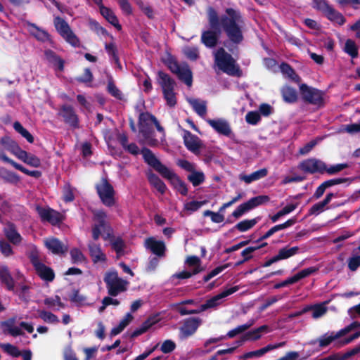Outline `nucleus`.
<instances>
[{
	"label": "nucleus",
	"instance_id": "obj_1",
	"mask_svg": "<svg viewBox=\"0 0 360 360\" xmlns=\"http://www.w3.org/2000/svg\"><path fill=\"white\" fill-rule=\"evenodd\" d=\"M207 18L210 29L203 30L200 41L209 49L217 46L222 31L227 39L223 45L230 53L238 51V46L244 41L245 19L241 11L232 7L226 8L224 13L219 15L214 8L207 9Z\"/></svg>",
	"mask_w": 360,
	"mask_h": 360
},
{
	"label": "nucleus",
	"instance_id": "obj_2",
	"mask_svg": "<svg viewBox=\"0 0 360 360\" xmlns=\"http://www.w3.org/2000/svg\"><path fill=\"white\" fill-rule=\"evenodd\" d=\"M141 153L142 154L144 162L153 168L163 178L169 180L174 185L178 192L184 196L188 194V188L185 182L174 172L163 165L150 149L143 147L141 150Z\"/></svg>",
	"mask_w": 360,
	"mask_h": 360
},
{
	"label": "nucleus",
	"instance_id": "obj_3",
	"mask_svg": "<svg viewBox=\"0 0 360 360\" xmlns=\"http://www.w3.org/2000/svg\"><path fill=\"white\" fill-rule=\"evenodd\" d=\"M214 62L223 72L230 76L240 77L242 70L236 60L224 47L219 48L214 53Z\"/></svg>",
	"mask_w": 360,
	"mask_h": 360
},
{
	"label": "nucleus",
	"instance_id": "obj_4",
	"mask_svg": "<svg viewBox=\"0 0 360 360\" xmlns=\"http://www.w3.org/2000/svg\"><path fill=\"white\" fill-rule=\"evenodd\" d=\"M27 256L36 274L42 281L48 283L53 281L56 277L53 269L42 262L40 252L36 247L30 250Z\"/></svg>",
	"mask_w": 360,
	"mask_h": 360
},
{
	"label": "nucleus",
	"instance_id": "obj_5",
	"mask_svg": "<svg viewBox=\"0 0 360 360\" xmlns=\"http://www.w3.org/2000/svg\"><path fill=\"white\" fill-rule=\"evenodd\" d=\"M157 82L160 86L163 97L168 106L173 108L176 105L177 100L174 92L176 83L167 73L160 70L158 72Z\"/></svg>",
	"mask_w": 360,
	"mask_h": 360
},
{
	"label": "nucleus",
	"instance_id": "obj_6",
	"mask_svg": "<svg viewBox=\"0 0 360 360\" xmlns=\"http://www.w3.org/2000/svg\"><path fill=\"white\" fill-rule=\"evenodd\" d=\"M107 214L103 210H97L94 213V219L96 223L92 227V237L94 240H97L103 232V238L106 240L115 239L112 233V229L106 221Z\"/></svg>",
	"mask_w": 360,
	"mask_h": 360
},
{
	"label": "nucleus",
	"instance_id": "obj_7",
	"mask_svg": "<svg viewBox=\"0 0 360 360\" xmlns=\"http://www.w3.org/2000/svg\"><path fill=\"white\" fill-rule=\"evenodd\" d=\"M238 290V286H233L230 288L226 289L221 292L219 293L218 295L207 300L204 304H201L200 307L197 309L189 310L187 309L186 307H177V311L181 316L200 314L210 308H214L218 306L220 304V300L232 295L233 293L236 292Z\"/></svg>",
	"mask_w": 360,
	"mask_h": 360
},
{
	"label": "nucleus",
	"instance_id": "obj_8",
	"mask_svg": "<svg viewBox=\"0 0 360 360\" xmlns=\"http://www.w3.org/2000/svg\"><path fill=\"white\" fill-rule=\"evenodd\" d=\"M103 281L106 285L108 293L111 297H116L127 290L128 281L120 278L116 270L105 272Z\"/></svg>",
	"mask_w": 360,
	"mask_h": 360
},
{
	"label": "nucleus",
	"instance_id": "obj_9",
	"mask_svg": "<svg viewBox=\"0 0 360 360\" xmlns=\"http://www.w3.org/2000/svg\"><path fill=\"white\" fill-rule=\"evenodd\" d=\"M300 93L302 101L308 104L323 108L325 105V92L307 84L300 85Z\"/></svg>",
	"mask_w": 360,
	"mask_h": 360
},
{
	"label": "nucleus",
	"instance_id": "obj_10",
	"mask_svg": "<svg viewBox=\"0 0 360 360\" xmlns=\"http://www.w3.org/2000/svg\"><path fill=\"white\" fill-rule=\"evenodd\" d=\"M53 25L58 34L70 45L79 47L80 41L77 35L72 32L68 23L60 16H55Z\"/></svg>",
	"mask_w": 360,
	"mask_h": 360
},
{
	"label": "nucleus",
	"instance_id": "obj_11",
	"mask_svg": "<svg viewBox=\"0 0 360 360\" xmlns=\"http://www.w3.org/2000/svg\"><path fill=\"white\" fill-rule=\"evenodd\" d=\"M97 194L106 207H112L115 204V191L113 186L109 183L106 178H102L99 184L96 185Z\"/></svg>",
	"mask_w": 360,
	"mask_h": 360
},
{
	"label": "nucleus",
	"instance_id": "obj_12",
	"mask_svg": "<svg viewBox=\"0 0 360 360\" xmlns=\"http://www.w3.org/2000/svg\"><path fill=\"white\" fill-rule=\"evenodd\" d=\"M269 200V197L265 195L253 197L247 202L238 205L237 208L232 212L231 217H233L235 219H238L245 213L253 210L259 205L268 202Z\"/></svg>",
	"mask_w": 360,
	"mask_h": 360
},
{
	"label": "nucleus",
	"instance_id": "obj_13",
	"mask_svg": "<svg viewBox=\"0 0 360 360\" xmlns=\"http://www.w3.org/2000/svg\"><path fill=\"white\" fill-rule=\"evenodd\" d=\"M58 115L63 118V122L73 129L79 128V120L74 108L70 105H62Z\"/></svg>",
	"mask_w": 360,
	"mask_h": 360
},
{
	"label": "nucleus",
	"instance_id": "obj_14",
	"mask_svg": "<svg viewBox=\"0 0 360 360\" xmlns=\"http://www.w3.org/2000/svg\"><path fill=\"white\" fill-rule=\"evenodd\" d=\"M298 168L305 173L323 174L326 172V164L316 158H309L302 161Z\"/></svg>",
	"mask_w": 360,
	"mask_h": 360
},
{
	"label": "nucleus",
	"instance_id": "obj_15",
	"mask_svg": "<svg viewBox=\"0 0 360 360\" xmlns=\"http://www.w3.org/2000/svg\"><path fill=\"white\" fill-rule=\"evenodd\" d=\"M183 131L184 143L186 148L193 154L198 155L200 153V150L203 146L202 141L188 130L183 129Z\"/></svg>",
	"mask_w": 360,
	"mask_h": 360
},
{
	"label": "nucleus",
	"instance_id": "obj_16",
	"mask_svg": "<svg viewBox=\"0 0 360 360\" xmlns=\"http://www.w3.org/2000/svg\"><path fill=\"white\" fill-rule=\"evenodd\" d=\"M36 210L42 221H46L52 225H56L63 221L62 214L50 207L37 206Z\"/></svg>",
	"mask_w": 360,
	"mask_h": 360
},
{
	"label": "nucleus",
	"instance_id": "obj_17",
	"mask_svg": "<svg viewBox=\"0 0 360 360\" xmlns=\"http://www.w3.org/2000/svg\"><path fill=\"white\" fill-rule=\"evenodd\" d=\"M202 323V320L199 317H190L184 319L183 325L179 329L181 335L184 338L193 335Z\"/></svg>",
	"mask_w": 360,
	"mask_h": 360
},
{
	"label": "nucleus",
	"instance_id": "obj_18",
	"mask_svg": "<svg viewBox=\"0 0 360 360\" xmlns=\"http://www.w3.org/2000/svg\"><path fill=\"white\" fill-rule=\"evenodd\" d=\"M0 348L7 354L12 357L22 356L23 360H32V353L30 349L20 351L18 347L11 343H1Z\"/></svg>",
	"mask_w": 360,
	"mask_h": 360
},
{
	"label": "nucleus",
	"instance_id": "obj_19",
	"mask_svg": "<svg viewBox=\"0 0 360 360\" xmlns=\"http://www.w3.org/2000/svg\"><path fill=\"white\" fill-rule=\"evenodd\" d=\"M346 182L350 183V179L349 178H334L330 179L328 180H326L321 183L316 189L313 198L314 199H319L321 197L323 196L327 188H329L333 186L344 184Z\"/></svg>",
	"mask_w": 360,
	"mask_h": 360
},
{
	"label": "nucleus",
	"instance_id": "obj_20",
	"mask_svg": "<svg viewBox=\"0 0 360 360\" xmlns=\"http://www.w3.org/2000/svg\"><path fill=\"white\" fill-rule=\"evenodd\" d=\"M3 232L9 243L14 245H18L21 243L22 238L18 231L15 224L13 222L8 221L3 229Z\"/></svg>",
	"mask_w": 360,
	"mask_h": 360
},
{
	"label": "nucleus",
	"instance_id": "obj_21",
	"mask_svg": "<svg viewBox=\"0 0 360 360\" xmlns=\"http://www.w3.org/2000/svg\"><path fill=\"white\" fill-rule=\"evenodd\" d=\"M0 160H2L4 162H6V163H8V164L11 165L14 168H15L16 169L22 172V173H24V174H27L28 176L34 177L36 179H39L42 175L41 172H40L39 170L30 171V170L26 169L25 167H24L22 165L17 163L16 162H15L12 159L9 158L6 155L5 152L3 150H1V149H0Z\"/></svg>",
	"mask_w": 360,
	"mask_h": 360
},
{
	"label": "nucleus",
	"instance_id": "obj_22",
	"mask_svg": "<svg viewBox=\"0 0 360 360\" xmlns=\"http://www.w3.org/2000/svg\"><path fill=\"white\" fill-rule=\"evenodd\" d=\"M145 246L159 257H164L165 255L166 245L162 240H158L153 237H149L145 241Z\"/></svg>",
	"mask_w": 360,
	"mask_h": 360
},
{
	"label": "nucleus",
	"instance_id": "obj_23",
	"mask_svg": "<svg viewBox=\"0 0 360 360\" xmlns=\"http://www.w3.org/2000/svg\"><path fill=\"white\" fill-rule=\"evenodd\" d=\"M269 332V326L267 325H262L259 326L257 328H255L254 330H250L247 333H245L244 335H243L240 340H237L236 342L238 345H243L245 342L251 340V341H255L259 339H260L262 336V333H267Z\"/></svg>",
	"mask_w": 360,
	"mask_h": 360
},
{
	"label": "nucleus",
	"instance_id": "obj_24",
	"mask_svg": "<svg viewBox=\"0 0 360 360\" xmlns=\"http://www.w3.org/2000/svg\"><path fill=\"white\" fill-rule=\"evenodd\" d=\"M45 247L53 255H63L68 252V246L56 238H49L44 240Z\"/></svg>",
	"mask_w": 360,
	"mask_h": 360
},
{
	"label": "nucleus",
	"instance_id": "obj_25",
	"mask_svg": "<svg viewBox=\"0 0 360 360\" xmlns=\"http://www.w3.org/2000/svg\"><path fill=\"white\" fill-rule=\"evenodd\" d=\"M139 133L144 139L146 143L150 147H156L159 145V141L155 138V131L151 124L139 125Z\"/></svg>",
	"mask_w": 360,
	"mask_h": 360
},
{
	"label": "nucleus",
	"instance_id": "obj_26",
	"mask_svg": "<svg viewBox=\"0 0 360 360\" xmlns=\"http://www.w3.org/2000/svg\"><path fill=\"white\" fill-rule=\"evenodd\" d=\"M207 123L211 126L217 133L226 136H229L231 134V129L228 122L224 120H207Z\"/></svg>",
	"mask_w": 360,
	"mask_h": 360
},
{
	"label": "nucleus",
	"instance_id": "obj_27",
	"mask_svg": "<svg viewBox=\"0 0 360 360\" xmlns=\"http://www.w3.org/2000/svg\"><path fill=\"white\" fill-rule=\"evenodd\" d=\"M89 255L94 264L98 262H105L107 257L105 254L102 251L101 245L91 242L88 244Z\"/></svg>",
	"mask_w": 360,
	"mask_h": 360
},
{
	"label": "nucleus",
	"instance_id": "obj_28",
	"mask_svg": "<svg viewBox=\"0 0 360 360\" xmlns=\"http://www.w3.org/2000/svg\"><path fill=\"white\" fill-rule=\"evenodd\" d=\"M0 281L8 291L14 292L15 281L7 266H0Z\"/></svg>",
	"mask_w": 360,
	"mask_h": 360
},
{
	"label": "nucleus",
	"instance_id": "obj_29",
	"mask_svg": "<svg viewBox=\"0 0 360 360\" xmlns=\"http://www.w3.org/2000/svg\"><path fill=\"white\" fill-rule=\"evenodd\" d=\"M146 176L150 184L160 194L162 195L165 193L167 191V186L157 174L150 171L147 172Z\"/></svg>",
	"mask_w": 360,
	"mask_h": 360
},
{
	"label": "nucleus",
	"instance_id": "obj_30",
	"mask_svg": "<svg viewBox=\"0 0 360 360\" xmlns=\"http://www.w3.org/2000/svg\"><path fill=\"white\" fill-rule=\"evenodd\" d=\"M100 13L102 16L117 30H122V26L119 22L118 18L110 8L102 6H101Z\"/></svg>",
	"mask_w": 360,
	"mask_h": 360
},
{
	"label": "nucleus",
	"instance_id": "obj_31",
	"mask_svg": "<svg viewBox=\"0 0 360 360\" xmlns=\"http://www.w3.org/2000/svg\"><path fill=\"white\" fill-rule=\"evenodd\" d=\"M281 94L285 103H294L297 101V92L294 87L285 85L281 88Z\"/></svg>",
	"mask_w": 360,
	"mask_h": 360
},
{
	"label": "nucleus",
	"instance_id": "obj_32",
	"mask_svg": "<svg viewBox=\"0 0 360 360\" xmlns=\"http://www.w3.org/2000/svg\"><path fill=\"white\" fill-rule=\"evenodd\" d=\"M30 34L40 41H46L50 40V34L45 30L39 27L37 25L28 22Z\"/></svg>",
	"mask_w": 360,
	"mask_h": 360
},
{
	"label": "nucleus",
	"instance_id": "obj_33",
	"mask_svg": "<svg viewBox=\"0 0 360 360\" xmlns=\"http://www.w3.org/2000/svg\"><path fill=\"white\" fill-rule=\"evenodd\" d=\"M300 248L298 246H294L290 248L288 245L285 246L278 250V254L276 255L277 259L279 261L289 259L295 255L298 254Z\"/></svg>",
	"mask_w": 360,
	"mask_h": 360
},
{
	"label": "nucleus",
	"instance_id": "obj_34",
	"mask_svg": "<svg viewBox=\"0 0 360 360\" xmlns=\"http://www.w3.org/2000/svg\"><path fill=\"white\" fill-rule=\"evenodd\" d=\"M323 15L330 21L338 22L339 25H343L346 20L343 15L336 11L332 6H330Z\"/></svg>",
	"mask_w": 360,
	"mask_h": 360
},
{
	"label": "nucleus",
	"instance_id": "obj_35",
	"mask_svg": "<svg viewBox=\"0 0 360 360\" xmlns=\"http://www.w3.org/2000/svg\"><path fill=\"white\" fill-rule=\"evenodd\" d=\"M44 55L46 60L49 63L53 64L54 65H56L60 71L63 70L64 60L60 56H58L51 49L46 50L44 51Z\"/></svg>",
	"mask_w": 360,
	"mask_h": 360
},
{
	"label": "nucleus",
	"instance_id": "obj_36",
	"mask_svg": "<svg viewBox=\"0 0 360 360\" xmlns=\"http://www.w3.org/2000/svg\"><path fill=\"white\" fill-rule=\"evenodd\" d=\"M189 104L192 106L193 110L200 117H203L207 113L206 101H200L198 99L190 98Z\"/></svg>",
	"mask_w": 360,
	"mask_h": 360
},
{
	"label": "nucleus",
	"instance_id": "obj_37",
	"mask_svg": "<svg viewBox=\"0 0 360 360\" xmlns=\"http://www.w3.org/2000/svg\"><path fill=\"white\" fill-rule=\"evenodd\" d=\"M259 218H254L252 219H245L240 222H238L237 224L235 225L233 227L234 229H237L238 231L240 232H245L250 229H251L252 227H254L257 223L258 222Z\"/></svg>",
	"mask_w": 360,
	"mask_h": 360
},
{
	"label": "nucleus",
	"instance_id": "obj_38",
	"mask_svg": "<svg viewBox=\"0 0 360 360\" xmlns=\"http://www.w3.org/2000/svg\"><path fill=\"white\" fill-rule=\"evenodd\" d=\"M105 49L108 54V56L113 60L115 63L119 67L121 68V63L120 61V58L118 56L117 49L114 42L106 43L105 44Z\"/></svg>",
	"mask_w": 360,
	"mask_h": 360
},
{
	"label": "nucleus",
	"instance_id": "obj_39",
	"mask_svg": "<svg viewBox=\"0 0 360 360\" xmlns=\"http://www.w3.org/2000/svg\"><path fill=\"white\" fill-rule=\"evenodd\" d=\"M176 75L178 78L184 82L188 86H192L193 75L189 68H182Z\"/></svg>",
	"mask_w": 360,
	"mask_h": 360
},
{
	"label": "nucleus",
	"instance_id": "obj_40",
	"mask_svg": "<svg viewBox=\"0 0 360 360\" xmlns=\"http://www.w3.org/2000/svg\"><path fill=\"white\" fill-rule=\"evenodd\" d=\"M280 68L281 72L283 74L288 75V77H290L292 81L295 82H299L300 81V77L295 72V70L288 63H282Z\"/></svg>",
	"mask_w": 360,
	"mask_h": 360
},
{
	"label": "nucleus",
	"instance_id": "obj_41",
	"mask_svg": "<svg viewBox=\"0 0 360 360\" xmlns=\"http://www.w3.org/2000/svg\"><path fill=\"white\" fill-rule=\"evenodd\" d=\"M1 144L12 154H14L20 147L18 143L11 139L9 136H5L1 138Z\"/></svg>",
	"mask_w": 360,
	"mask_h": 360
},
{
	"label": "nucleus",
	"instance_id": "obj_42",
	"mask_svg": "<svg viewBox=\"0 0 360 360\" xmlns=\"http://www.w3.org/2000/svg\"><path fill=\"white\" fill-rule=\"evenodd\" d=\"M14 129L19 133L22 137H24L29 143H32L34 142L33 136L20 124V122L16 121L13 123Z\"/></svg>",
	"mask_w": 360,
	"mask_h": 360
},
{
	"label": "nucleus",
	"instance_id": "obj_43",
	"mask_svg": "<svg viewBox=\"0 0 360 360\" xmlns=\"http://www.w3.org/2000/svg\"><path fill=\"white\" fill-rule=\"evenodd\" d=\"M344 51L352 58L358 57L359 51L358 47L355 42L352 39H347L345 44Z\"/></svg>",
	"mask_w": 360,
	"mask_h": 360
},
{
	"label": "nucleus",
	"instance_id": "obj_44",
	"mask_svg": "<svg viewBox=\"0 0 360 360\" xmlns=\"http://www.w3.org/2000/svg\"><path fill=\"white\" fill-rule=\"evenodd\" d=\"M319 269L315 266H311L309 268L304 269L292 276L295 283L298 282L300 280L308 277L309 276L318 271Z\"/></svg>",
	"mask_w": 360,
	"mask_h": 360
},
{
	"label": "nucleus",
	"instance_id": "obj_45",
	"mask_svg": "<svg viewBox=\"0 0 360 360\" xmlns=\"http://www.w3.org/2000/svg\"><path fill=\"white\" fill-rule=\"evenodd\" d=\"M108 92L115 98L122 101L123 99V94L122 91L116 86L112 78L108 80L107 85Z\"/></svg>",
	"mask_w": 360,
	"mask_h": 360
},
{
	"label": "nucleus",
	"instance_id": "obj_46",
	"mask_svg": "<svg viewBox=\"0 0 360 360\" xmlns=\"http://www.w3.org/2000/svg\"><path fill=\"white\" fill-rule=\"evenodd\" d=\"M188 179L193 186H198L205 181V175L202 172H196L195 169L188 176Z\"/></svg>",
	"mask_w": 360,
	"mask_h": 360
},
{
	"label": "nucleus",
	"instance_id": "obj_47",
	"mask_svg": "<svg viewBox=\"0 0 360 360\" xmlns=\"http://www.w3.org/2000/svg\"><path fill=\"white\" fill-rule=\"evenodd\" d=\"M112 248L115 251L117 257L124 255V249L125 244L122 238L117 237L113 240H111Z\"/></svg>",
	"mask_w": 360,
	"mask_h": 360
},
{
	"label": "nucleus",
	"instance_id": "obj_48",
	"mask_svg": "<svg viewBox=\"0 0 360 360\" xmlns=\"http://www.w3.org/2000/svg\"><path fill=\"white\" fill-rule=\"evenodd\" d=\"M252 324H253V322L251 321L250 323L240 325V326H237L236 328L229 330L227 333L226 335H225V336H226V338L227 337L229 338H233L238 334L242 333L245 332V330H247L248 328H250L252 326Z\"/></svg>",
	"mask_w": 360,
	"mask_h": 360
},
{
	"label": "nucleus",
	"instance_id": "obj_49",
	"mask_svg": "<svg viewBox=\"0 0 360 360\" xmlns=\"http://www.w3.org/2000/svg\"><path fill=\"white\" fill-rule=\"evenodd\" d=\"M72 262L73 264L82 263L86 261V257L78 248H73L70 252Z\"/></svg>",
	"mask_w": 360,
	"mask_h": 360
},
{
	"label": "nucleus",
	"instance_id": "obj_50",
	"mask_svg": "<svg viewBox=\"0 0 360 360\" xmlns=\"http://www.w3.org/2000/svg\"><path fill=\"white\" fill-rule=\"evenodd\" d=\"M156 117L148 112H141L139 117V125L153 124Z\"/></svg>",
	"mask_w": 360,
	"mask_h": 360
},
{
	"label": "nucleus",
	"instance_id": "obj_51",
	"mask_svg": "<svg viewBox=\"0 0 360 360\" xmlns=\"http://www.w3.org/2000/svg\"><path fill=\"white\" fill-rule=\"evenodd\" d=\"M91 28L98 34L102 36H110L112 39H113V37L110 35L105 28L102 27L97 21L91 20L90 21Z\"/></svg>",
	"mask_w": 360,
	"mask_h": 360
},
{
	"label": "nucleus",
	"instance_id": "obj_52",
	"mask_svg": "<svg viewBox=\"0 0 360 360\" xmlns=\"http://www.w3.org/2000/svg\"><path fill=\"white\" fill-rule=\"evenodd\" d=\"M312 311V317L314 319H318L327 312V307L325 306V303L316 304H313Z\"/></svg>",
	"mask_w": 360,
	"mask_h": 360
},
{
	"label": "nucleus",
	"instance_id": "obj_53",
	"mask_svg": "<svg viewBox=\"0 0 360 360\" xmlns=\"http://www.w3.org/2000/svg\"><path fill=\"white\" fill-rule=\"evenodd\" d=\"M39 317L47 323H58V319L56 315L53 314L50 311H46L45 310H42L39 311Z\"/></svg>",
	"mask_w": 360,
	"mask_h": 360
},
{
	"label": "nucleus",
	"instance_id": "obj_54",
	"mask_svg": "<svg viewBox=\"0 0 360 360\" xmlns=\"http://www.w3.org/2000/svg\"><path fill=\"white\" fill-rule=\"evenodd\" d=\"M204 270L203 268L193 269L192 271H183L174 275V277L179 279H186L191 278L193 275L199 274Z\"/></svg>",
	"mask_w": 360,
	"mask_h": 360
},
{
	"label": "nucleus",
	"instance_id": "obj_55",
	"mask_svg": "<svg viewBox=\"0 0 360 360\" xmlns=\"http://www.w3.org/2000/svg\"><path fill=\"white\" fill-rule=\"evenodd\" d=\"M261 120V116L257 111H250L245 115V121L252 125H256Z\"/></svg>",
	"mask_w": 360,
	"mask_h": 360
},
{
	"label": "nucleus",
	"instance_id": "obj_56",
	"mask_svg": "<svg viewBox=\"0 0 360 360\" xmlns=\"http://www.w3.org/2000/svg\"><path fill=\"white\" fill-rule=\"evenodd\" d=\"M0 251L1 254L6 257L13 255L14 253L10 243L4 240H0Z\"/></svg>",
	"mask_w": 360,
	"mask_h": 360
},
{
	"label": "nucleus",
	"instance_id": "obj_57",
	"mask_svg": "<svg viewBox=\"0 0 360 360\" xmlns=\"http://www.w3.org/2000/svg\"><path fill=\"white\" fill-rule=\"evenodd\" d=\"M94 76L89 68H85L84 71V74L76 78V81L79 83L87 84L90 83L93 81Z\"/></svg>",
	"mask_w": 360,
	"mask_h": 360
},
{
	"label": "nucleus",
	"instance_id": "obj_58",
	"mask_svg": "<svg viewBox=\"0 0 360 360\" xmlns=\"http://www.w3.org/2000/svg\"><path fill=\"white\" fill-rule=\"evenodd\" d=\"M4 326L8 328V333L13 337H17L23 335V332L21 330L20 328L17 326H13V321L11 322H4Z\"/></svg>",
	"mask_w": 360,
	"mask_h": 360
},
{
	"label": "nucleus",
	"instance_id": "obj_59",
	"mask_svg": "<svg viewBox=\"0 0 360 360\" xmlns=\"http://www.w3.org/2000/svg\"><path fill=\"white\" fill-rule=\"evenodd\" d=\"M29 290L30 287L27 285H22L20 287L19 290L15 291L14 292L16 293L19 298L24 302H28L30 299L29 295Z\"/></svg>",
	"mask_w": 360,
	"mask_h": 360
},
{
	"label": "nucleus",
	"instance_id": "obj_60",
	"mask_svg": "<svg viewBox=\"0 0 360 360\" xmlns=\"http://www.w3.org/2000/svg\"><path fill=\"white\" fill-rule=\"evenodd\" d=\"M69 299L73 303L82 304L84 302L86 297L79 294V290L74 289L72 294L69 296Z\"/></svg>",
	"mask_w": 360,
	"mask_h": 360
},
{
	"label": "nucleus",
	"instance_id": "obj_61",
	"mask_svg": "<svg viewBox=\"0 0 360 360\" xmlns=\"http://www.w3.org/2000/svg\"><path fill=\"white\" fill-rule=\"evenodd\" d=\"M348 167L349 165L347 163L337 164L332 165L330 167L326 166V172L330 175H334L343 170L344 169L347 168Z\"/></svg>",
	"mask_w": 360,
	"mask_h": 360
},
{
	"label": "nucleus",
	"instance_id": "obj_62",
	"mask_svg": "<svg viewBox=\"0 0 360 360\" xmlns=\"http://www.w3.org/2000/svg\"><path fill=\"white\" fill-rule=\"evenodd\" d=\"M184 53L191 60H196L199 58V51L197 47H186L184 49Z\"/></svg>",
	"mask_w": 360,
	"mask_h": 360
},
{
	"label": "nucleus",
	"instance_id": "obj_63",
	"mask_svg": "<svg viewBox=\"0 0 360 360\" xmlns=\"http://www.w3.org/2000/svg\"><path fill=\"white\" fill-rule=\"evenodd\" d=\"M326 206V205L323 202V201H320L311 207L308 211V214L318 215L324 211Z\"/></svg>",
	"mask_w": 360,
	"mask_h": 360
},
{
	"label": "nucleus",
	"instance_id": "obj_64",
	"mask_svg": "<svg viewBox=\"0 0 360 360\" xmlns=\"http://www.w3.org/2000/svg\"><path fill=\"white\" fill-rule=\"evenodd\" d=\"M2 177L5 181L11 184H17L20 181V176L18 174L8 170L5 172V175H4Z\"/></svg>",
	"mask_w": 360,
	"mask_h": 360
}]
</instances>
